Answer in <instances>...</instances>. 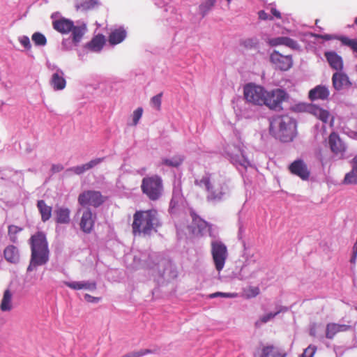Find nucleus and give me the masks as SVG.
Here are the masks:
<instances>
[{
    "mask_svg": "<svg viewBox=\"0 0 357 357\" xmlns=\"http://www.w3.org/2000/svg\"><path fill=\"white\" fill-rule=\"evenodd\" d=\"M271 13L277 19H281V13L276 8H271Z\"/></svg>",
    "mask_w": 357,
    "mask_h": 357,
    "instance_id": "obj_59",
    "label": "nucleus"
},
{
    "mask_svg": "<svg viewBox=\"0 0 357 357\" xmlns=\"http://www.w3.org/2000/svg\"><path fill=\"white\" fill-rule=\"evenodd\" d=\"M141 189L150 200L156 201L163 192L162 180L158 175L144 177L142 181Z\"/></svg>",
    "mask_w": 357,
    "mask_h": 357,
    "instance_id": "obj_7",
    "label": "nucleus"
},
{
    "mask_svg": "<svg viewBox=\"0 0 357 357\" xmlns=\"http://www.w3.org/2000/svg\"><path fill=\"white\" fill-rule=\"evenodd\" d=\"M162 93H158L155 96H154L151 100V104L157 109H160L161 106V99H162Z\"/></svg>",
    "mask_w": 357,
    "mask_h": 357,
    "instance_id": "obj_46",
    "label": "nucleus"
},
{
    "mask_svg": "<svg viewBox=\"0 0 357 357\" xmlns=\"http://www.w3.org/2000/svg\"><path fill=\"white\" fill-rule=\"evenodd\" d=\"M271 62L275 66V68L286 71L293 66V60L291 55L284 56L278 51L274 50L270 55Z\"/></svg>",
    "mask_w": 357,
    "mask_h": 357,
    "instance_id": "obj_11",
    "label": "nucleus"
},
{
    "mask_svg": "<svg viewBox=\"0 0 357 357\" xmlns=\"http://www.w3.org/2000/svg\"><path fill=\"white\" fill-rule=\"evenodd\" d=\"M206 229H208V234L211 237H213L214 238L216 237V235L213 234V231L212 230V225L211 224L209 225Z\"/></svg>",
    "mask_w": 357,
    "mask_h": 357,
    "instance_id": "obj_61",
    "label": "nucleus"
},
{
    "mask_svg": "<svg viewBox=\"0 0 357 357\" xmlns=\"http://www.w3.org/2000/svg\"><path fill=\"white\" fill-rule=\"evenodd\" d=\"M31 258L26 271L31 272L38 266L45 265L50 259L48 242L45 233L38 231L29 239Z\"/></svg>",
    "mask_w": 357,
    "mask_h": 357,
    "instance_id": "obj_3",
    "label": "nucleus"
},
{
    "mask_svg": "<svg viewBox=\"0 0 357 357\" xmlns=\"http://www.w3.org/2000/svg\"><path fill=\"white\" fill-rule=\"evenodd\" d=\"M82 284L84 286L83 289L93 290L96 289V284L95 282H82Z\"/></svg>",
    "mask_w": 357,
    "mask_h": 357,
    "instance_id": "obj_55",
    "label": "nucleus"
},
{
    "mask_svg": "<svg viewBox=\"0 0 357 357\" xmlns=\"http://www.w3.org/2000/svg\"><path fill=\"white\" fill-rule=\"evenodd\" d=\"M324 109L320 107L319 106L317 105H314V104H312V105H310L308 107H307V111L313 114L314 116H315L316 117H317L319 114L321 113V112Z\"/></svg>",
    "mask_w": 357,
    "mask_h": 357,
    "instance_id": "obj_45",
    "label": "nucleus"
},
{
    "mask_svg": "<svg viewBox=\"0 0 357 357\" xmlns=\"http://www.w3.org/2000/svg\"><path fill=\"white\" fill-rule=\"evenodd\" d=\"M195 185L205 188L206 201L213 204L225 200L231 192L229 180L222 176H213L208 172H206L200 179H195Z\"/></svg>",
    "mask_w": 357,
    "mask_h": 357,
    "instance_id": "obj_2",
    "label": "nucleus"
},
{
    "mask_svg": "<svg viewBox=\"0 0 357 357\" xmlns=\"http://www.w3.org/2000/svg\"><path fill=\"white\" fill-rule=\"evenodd\" d=\"M95 218H93L91 210L88 208L82 213L79 222L80 229L85 234H90L94 227Z\"/></svg>",
    "mask_w": 357,
    "mask_h": 357,
    "instance_id": "obj_15",
    "label": "nucleus"
},
{
    "mask_svg": "<svg viewBox=\"0 0 357 357\" xmlns=\"http://www.w3.org/2000/svg\"><path fill=\"white\" fill-rule=\"evenodd\" d=\"M22 230V227H20L16 225H10L8 228V235L9 237V240L10 242L13 243H17L18 242L17 239V234Z\"/></svg>",
    "mask_w": 357,
    "mask_h": 357,
    "instance_id": "obj_35",
    "label": "nucleus"
},
{
    "mask_svg": "<svg viewBox=\"0 0 357 357\" xmlns=\"http://www.w3.org/2000/svg\"><path fill=\"white\" fill-rule=\"evenodd\" d=\"M317 351V347L314 345H309L303 351L301 357H313Z\"/></svg>",
    "mask_w": 357,
    "mask_h": 357,
    "instance_id": "obj_42",
    "label": "nucleus"
},
{
    "mask_svg": "<svg viewBox=\"0 0 357 357\" xmlns=\"http://www.w3.org/2000/svg\"><path fill=\"white\" fill-rule=\"evenodd\" d=\"M289 169L291 174L298 176L302 180H307L310 176V171L307 165L303 160L298 159L294 160L289 167Z\"/></svg>",
    "mask_w": 357,
    "mask_h": 357,
    "instance_id": "obj_13",
    "label": "nucleus"
},
{
    "mask_svg": "<svg viewBox=\"0 0 357 357\" xmlns=\"http://www.w3.org/2000/svg\"><path fill=\"white\" fill-rule=\"evenodd\" d=\"M261 357H285V354L280 353L273 346H267L263 348Z\"/></svg>",
    "mask_w": 357,
    "mask_h": 357,
    "instance_id": "obj_32",
    "label": "nucleus"
},
{
    "mask_svg": "<svg viewBox=\"0 0 357 357\" xmlns=\"http://www.w3.org/2000/svg\"><path fill=\"white\" fill-rule=\"evenodd\" d=\"M332 84L333 88L337 91L349 89L352 85L348 75L342 71L333 73L332 76Z\"/></svg>",
    "mask_w": 357,
    "mask_h": 357,
    "instance_id": "obj_12",
    "label": "nucleus"
},
{
    "mask_svg": "<svg viewBox=\"0 0 357 357\" xmlns=\"http://www.w3.org/2000/svg\"><path fill=\"white\" fill-rule=\"evenodd\" d=\"M251 291H252V296H257L259 294V289L258 287H254L251 289Z\"/></svg>",
    "mask_w": 357,
    "mask_h": 357,
    "instance_id": "obj_62",
    "label": "nucleus"
},
{
    "mask_svg": "<svg viewBox=\"0 0 357 357\" xmlns=\"http://www.w3.org/2000/svg\"><path fill=\"white\" fill-rule=\"evenodd\" d=\"M79 43H75L73 40V38L63 39L61 42V50L63 51H70L73 49V47H77Z\"/></svg>",
    "mask_w": 357,
    "mask_h": 357,
    "instance_id": "obj_39",
    "label": "nucleus"
},
{
    "mask_svg": "<svg viewBox=\"0 0 357 357\" xmlns=\"http://www.w3.org/2000/svg\"><path fill=\"white\" fill-rule=\"evenodd\" d=\"M211 252L215 269L221 271L228 257V250L226 245L220 240H214L211 243Z\"/></svg>",
    "mask_w": 357,
    "mask_h": 357,
    "instance_id": "obj_8",
    "label": "nucleus"
},
{
    "mask_svg": "<svg viewBox=\"0 0 357 357\" xmlns=\"http://www.w3.org/2000/svg\"><path fill=\"white\" fill-rule=\"evenodd\" d=\"M338 333L336 324L330 323L326 325V337L328 339H333L334 336Z\"/></svg>",
    "mask_w": 357,
    "mask_h": 357,
    "instance_id": "obj_40",
    "label": "nucleus"
},
{
    "mask_svg": "<svg viewBox=\"0 0 357 357\" xmlns=\"http://www.w3.org/2000/svg\"><path fill=\"white\" fill-rule=\"evenodd\" d=\"M328 144L331 151L334 153H342L345 151L346 148L344 143L335 132H332L329 135Z\"/></svg>",
    "mask_w": 357,
    "mask_h": 357,
    "instance_id": "obj_22",
    "label": "nucleus"
},
{
    "mask_svg": "<svg viewBox=\"0 0 357 357\" xmlns=\"http://www.w3.org/2000/svg\"><path fill=\"white\" fill-rule=\"evenodd\" d=\"M184 156L182 155H176L172 158H163L162 160V165L169 167H178L184 161Z\"/></svg>",
    "mask_w": 357,
    "mask_h": 357,
    "instance_id": "obj_29",
    "label": "nucleus"
},
{
    "mask_svg": "<svg viewBox=\"0 0 357 357\" xmlns=\"http://www.w3.org/2000/svg\"><path fill=\"white\" fill-rule=\"evenodd\" d=\"M160 225L156 210L139 211L133 215L132 229L134 235L142 233L149 235L153 230L156 231V228Z\"/></svg>",
    "mask_w": 357,
    "mask_h": 357,
    "instance_id": "obj_5",
    "label": "nucleus"
},
{
    "mask_svg": "<svg viewBox=\"0 0 357 357\" xmlns=\"http://www.w3.org/2000/svg\"><path fill=\"white\" fill-rule=\"evenodd\" d=\"M257 105L252 104L247 100L243 101V104L241 105L239 112L242 117L245 119H252L258 116Z\"/></svg>",
    "mask_w": 357,
    "mask_h": 357,
    "instance_id": "obj_20",
    "label": "nucleus"
},
{
    "mask_svg": "<svg viewBox=\"0 0 357 357\" xmlns=\"http://www.w3.org/2000/svg\"><path fill=\"white\" fill-rule=\"evenodd\" d=\"M183 200V195L181 193V188L180 186L174 187L172 193V197L169 203L171 208H176Z\"/></svg>",
    "mask_w": 357,
    "mask_h": 357,
    "instance_id": "obj_31",
    "label": "nucleus"
},
{
    "mask_svg": "<svg viewBox=\"0 0 357 357\" xmlns=\"http://www.w3.org/2000/svg\"><path fill=\"white\" fill-rule=\"evenodd\" d=\"M50 84L55 91L62 90L66 87V81L64 78V73L58 68L50 79Z\"/></svg>",
    "mask_w": 357,
    "mask_h": 357,
    "instance_id": "obj_21",
    "label": "nucleus"
},
{
    "mask_svg": "<svg viewBox=\"0 0 357 357\" xmlns=\"http://www.w3.org/2000/svg\"><path fill=\"white\" fill-rule=\"evenodd\" d=\"M64 169L61 164H53L51 167V171L53 173H58L61 172Z\"/></svg>",
    "mask_w": 357,
    "mask_h": 357,
    "instance_id": "obj_54",
    "label": "nucleus"
},
{
    "mask_svg": "<svg viewBox=\"0 0 357 357\" xmlns=\"http://www.w3.org/2000/svg\"><path fill=\"white\" fill-rule=\"evenodd\" d=\"M329 116H330L329 112L328 110L324 109L321 112L319 115L317 116V118L319 120H321V121H323L324 123H327L328 120V118H329Z\"/></svg>",
    "mask_w": 357,
    "mask_h": 357,
    "instance_id": "obj_50",
    "label": "nucleus"
},
{
    "mask_svg": "<svg viewBox=\"0 0 357 357\" xmlns=\"http://www.w3.org/2000/svg\"><path fill=\"white\" fill-rule=\"evenodd\" d=\"M84 298L86 301L90 303H98L100 299L99 297H94L87 294H85Z\"/></svg>",
    "mask_w": 357,
    "mask_h": 357,
    "instance_id": "obj_56",
    "label": "nucleus"
},
{
    "mask_svg": "<svg viewBox=\"0 0 357 357\" xmlns=\"http://www.w3.org/2000/svg\"><path fill=\"white\" fill-rule=\"evenodd\" d=\"M344 183L345 184H357V167H352L351 170L346 174Z\"/></svg>",
    "mask_w": 357,
    "mask_h": 357,
    "instance_id": "obj_36",
    "label": "nucleus"
},
{
    "mask_svg": "<svg viewBox=\"0 0 357 357\" xmlns=\"http://www.w3.org/2000/svg\"><path fill=\"white\" fill-rule=\"evenodd\" d=\"M351 167H357V154L354 157V158L351 160Z\"/></svg>",
    "mask_w": 357,
    "mask_h": 357,
    "instance_id": "obj_63",
    "label": "nucleus"
},
{
    "mask_svg": "<svg viewBox=\"0 0 357 357\" xmlns=\"http://www.w3.org/2000/svg\"><path fill=\"white\" fill-rule=\"evenodd\" d=\"M216 3V0H205L199 6V11L204 18L213 9Z\"/></svg>",
    "mask_w": 357,
    "mask_h": 357,
    "instance_id": "obj_30",
    "label": "nucleus"
},
{
    "mask_svg": "<svg viewBox=\"0 0 357 357\" xmlns=\"http://www.w3.org/2000/svg\"><path fill=\"white\" fill-rule=\"evenodd\" d=\"M36 206L41 215V220L43 222L49 220L52 217V208L47 206L43 199L38 200Z\"/></svg>",
    "mask_w": 357,
    "mask_h": 357,
    "instance_id": "obj_27",
    "label": "nucleus"
},
{
    "mask_svg": "<svg viewBox=\"0 0 357 357\" xmlns=\"http://www.w3.org/2000/svg\"><path fill=\"white\" fill-rule=\"evenodd\" d=\"M248 264L247 261H245L244 265L242 266L240 273H239V276L241 280L245 279L248 277V275H245V273L248 271Z\"/></svg>",
    "mask_w": 357,
    "mask_h": 357,
    "instance_id": "obj_51",
    "label": "nucleus"
},
{
    "mask_svg": "<svg viewBox=\"0 0 357 357\" xmlns=\"http://www.w3.org/2000/svg\"><path fill=\"white\" fill-rule=\"evenodd\" d=\"M244 232V229H243V225L239 222L238 224V237L239 239H242L243 238V233Z\"/></svg>",
    "mask_w": 357,
    "mask_h": 357,
    "instance_id": "obj_60",
    "label": "nucleus"
},
{
    "mask_svg": "<svg viewBox=\"0 0 357 357\" xmlns=\"http://www.w3.org/2000/svg\"><path fill=\"white\" fill-rule=\"evenodd\" d=\"M159 351H160V349L157 347V348H155L154 349H141V350L137 351V354L138 357H141L146 354H158V353H159Z\"/></svg>",
    "mask_w": 357,
    "mask_h": 357,
    "instance_id": "obj_48",
    "label": "nucleus"
},
{
    "mask_svg": "<svg viewBox=\"0 0 357 357\" xmlns=\"http://www.w3.org/2000/svg\"><path fill=\"white\" fill-rule=\"evenodd\" d=\"M3 256L5 259L9 263L17 264L20 261V255L19 250L13 245H9L5 248Z\"/></svg>",
    "mask_w": 357,
    "mask_h": 357,
    "instance_id": "obj_23",
    "label": "nucleus"
},
{
    "mask_svg": "<svg viewBox=\"0 0 357 357\" xmlns=\"http://www.w3.org/2000/svg\"><path fill=\"white\" fill-rule=\"evenodd\" d=\"M259 41L256 37L246 38L241 40L240 42V45L247 50L257 48L259 47Z\"/></svg>",
    "mask_w": 357,
    "mask_h": 357,
    "instance_id": "obj_34",
    "label": "nucleus"
},
{
    "mask_svg": "<svg viewBox=\"0 0 357 357\" xmlns=\"http://www.w3.org/2000/svg\"><path fill=\"white\" fill-rule=\"evenodd\" d=\"M258 16H259V18L261 20H273V17L271 16H269L268 14L267 13H266L264 10H259L258 12Z\"/></svg>",
    "mask_w": 357,
    "mask_h": 357,
    "instance_id": "obj_52",
    "label": "nucleus"
},
{
    "mask_svg": "<svg viewBox=\"0 0 357 357\" xmlns=\"http://www.w3.org/2000/svg\"><path fill=\"white\" fill-rule=\"evenodd\" d=\"M276 311L275 312H269L266 314L263 315L260 318V321L261 323H267L271 319H273L275 317H276L278 314H280L282 312H287V307L284 306H277L276 307Z\"/></svg>",
    "mask_w": 357,
    "mask_h": 357,
    "instance_id": "obj_33",
    "label": "nucleus"
},
{
    "mask_svg": "<svg viewBox=\"0 0 357 357\" xmlns=\"http://www.w3.org/2000/svg\"><path fill=\"white\" fill-rule=\"evenodd\" d=\"M234 148L237 149V153L227 152L231 162L236 166L240 165L246 168L250 165V162L245 156L243 150L238 146H234Z\"/></svg>",
    "mask_w": 357,
    "mask_h": 357,
    "instance_id": "obj_17",
    "label": "nucleus"
},
{
    "mask_svg": "<svg viewBox=\"0 0 357 357\" xmlns=\"http://www.w3.org/2000/svg\"><path fill=\"white\" fill-rule=\"evenodd\" d=\"M105 38L102 34H98L86 44L85 47L93 52H100L105 44Z\"/></svg>",
    "mask_w": 357,
    "mask_h": 357,
    "instance_id": "obj_26",
    "label": "nucleus"
},
{
    "mask_svg": "<svg viewBox=\"0 0 357 357\" xmlns=\"http://www.w3.org/2000/svg\"><path fill=\"white\" fill-rule=\"evenodd\" d=\"M126 36V31L123 27H120L111 31L108 37V41L110 45H115L123 41Z\"/></svg>",
    "mask_w": 357,
    "mask_h": 357,
    "instance_id": "obj_25",
    "label": "nucleus"
},
{
    "mask_svg": "<svg viewBox=\"0 0 357 357\" xmlns=\"http://www.w3.org/2000/svg\"><path fill=\"white\" fill-rule=\"evenodd\" d=\"M324 56L331 68L335 70L336 72L342 70L343 60L342 56L333 51L326 52Z\"/></svg>",
    "mask_w": 357,
    "mask_h": 357,
    "instance_id": "obj_16",
    "label": "nucleus"
},
{
    "mask_svg": "<svg viewBox=\"0 0 357 357\" xmlns=\"http://www.w3.org/2000/svg\"><path fill=\"white\" fill-rule=\"evenodd\" d=\"M19 41L22 46L26 50H30L31 47V45L30 43L29 38L26 36H22L19 38Z\"/></svg>",
    "mask_w": 357,
    "mask_h": 357,
    "instance_id": "obj_49",
    "label": "nucleus"
},
{
    "mask_svg": "<svg viewBox=\"0 0 357 357\" xmlns=\"http://www.w3.org/2000/svg\"><path fill=\"white\" fill-rule=\"evenodd\" d=\"M268 44L273 47L282 45L293 50H297L299 48V45L296 40L286 36H280L270 39L268 40Z\"/></svg>",
    "mask_w": 357,
    "mask_h": 357,
    "instance_id": "obj_19",
    "label": "nucleus"
},
{
    "mask_svg": "<svg viewBox=\"0 0 357 357\" xmlns=\"http://www.w3.org/2000/svg\"><path fill=\"white\" fill-rule=\"evenodd\" d=\"M96 1L95 0H83L79 5L77 6V9L82 10H87L92 9L95 7Z\"/></svg>",
    "mask_w": 357,
    "mask_h": 357,
    "instance_id": "obj_41",
    "label": "nucleus"
},
{
    "mask_svg": "<svg viewBox=\"0 0 357 357\" xmlns=\"http://www.w3.org/2000/svg\"><path fill=\"white\" fill-rule=\"evenodd\" d=\"M270 133L281 142H291L297 135L296 121L288 115L278 116L270 123Z\"/></svg>",
    "mask_w": 357,
    "mask_h": 357,
    "instance_id": "obj_4",
    "label": "nucleus"
},
{
    "mask_svg": "<svg viewBox=\"0 0 357 357\" xmlns=\"http://www.w3.org/2000/svg\"><path fill=\"white\" fill-rule=\"evenodd\" d=\"M310 335L312 337L317 336V324L312 323L310 326V331H309Z\"/></svg>",
    "mask_w": 357,
    "mask_h": 357,
    "instance_id": "obj_57",
    "label": "nucleus"
},
{
    "mask_svg": "<svg viewBox=\"0 0 357 357\" xmlns=\"http://www.w3.org/2000/svg\"><path fill=\"white\" fill-rule=\"evenodd\" d=\"M354 23L357 24V17L355 18Z\"/></svg>",
    "mask_w": 357,
    "mask_h": 357,
    "instance_id": "obj_64",
    "label": "nucleus"
},
{
    "mask_svg": "<svg viewBox=\"0 0 357 357\" xmlns=\"http://www.w3.org/2000/svg\"><path fill=\"white\" fill-rule=\"evenodd\" d=\"M237 296L236 293H223V292H215L209 295L211 298H216V297H223V298H236Z\"/></svg>",
    "mask_w": 357,
    "mask_h": 357,
    "instance_id": "obj_43",
    "label": "nucleus"
},
{
    "mask_svg": "<svg viewBox=\"0 0 357 357\" xmlns=\"http://www.w3.org/2000/svg\"><path fill=\"white\" fill-rule=\"evenodd\" d=\"M31 39L36 46L43 47L45 45H46V44H47L46 37L45 36V35H43L40 32H35L32 35Z\"/></svg>",
    "mask_w": 357,
    "mask_h": 357,
    "instance_id": "obj_38",
    "label": "nucleus"
},
{
    "mask_svg": "<svg viewBox=\"0 0 357 357\" xmlns=\"http://www.w3.org/2000/svg\"><path fill=\"white\" fill-rule=\"evenodd\" d=\"M12 297L13 294L9 289H6L3 292V298L0 304V309L3 312H9L12 310Z\"/></svg>",
    "mask_w": 357,
    "mask_h": 357,
    "instance_id": "obj_28",
    "label": "nucleus"
},
{
    "mask_svg": "<svg viewBox=\"0 0 357 357\" xmlns=\"http://www.w3.org/2000/svg\"><path fill=\"white\" fill-rule=\"evenodd\" d=\"M245 100L257 106L266 105L271 110L280 111L282 104L289 99V94L281 89L266 91L263 86L253 84H247L243 89Z\"/></svg>",
    "mask_w": 357,
    "mask_h": 357,
    "instance_id": "obj_1",
    "label": "nucleus"
},
{
    "mask_svg": "<svg viewBox=\"0 0 357 357\" xmlns=\"http://www.w3.org/2000/svg\"><path fill=\"white\" fill-rule=\"evenodd\" d=\"M317 37L321 38L325 40H331L333 39H337L339 40L340 36H335V35H331V34H324V35H319L317 36Z\"/></svg>",
    "mask_w": 357,
    "mask_h": 357,
    "instance_id": "obj_53",
    "label": "nucleus"
},
{
    "mask_svg": "<svg viewBox=\"0 0 357 357\" xmlns=\"http://www.w3.org/2000/svg\"><path fill=\"white\" fill-rule=\"evenodd\" d=\"M330 95L328 86L324 85H317L312 89L308 93V97L311 100H327Z\"/></svg>",
    "mask_w": 357,
    "mask_h": 357,
    "instance_id": "obj_18",
    "label": "nucleus"
},
{
    "mask_svg": "<svg viewBox=\"0 0 357 357\" xmlns=\"http://www.w3.org/2000/svg\"><path fill=\"white\" fill-rule=\"evenodd\" d=\"M336 326L337 327L338 332L346 331L350 328V326L345 325V324H336Z\"/></svg>",
    "mask_w": 357,
    "mask_h": 357,
    "instance_id": "obj_58",
    "label": "nucleus"
},
{
    "mask_svg": "<svg viewBox=\"0 0 357 357\" xmlns=\"http://www.w3.org/2000/svg\"><path fill=\"white\" fill-rule=\"evenodd\" d=\"M55 221L58 224H68L70 221L69 208L63 206H57L54 210Z\"/></svg>",
    "mask_w": 357,
    "mask_h": 357,
    "instance_id": "obj_24",
    "label": "nucleus"
},
{
    "mask_svg": "<svg viewBox=\"0 0 357 357\" xmlns=\"http://www.w3.org/2000/svg\"><path fill=\"white\" fill-rule=\"evenodd\" d=\"M143 113V109L142 107H138L136 109L132 114V124L136 126L138 124L139 119H141Z\"/></svg>",
    "mask_w": 357,
    "mask_h": 357,
    "instance_id": "obj_44",
    "label": "nucleus"
},
{
    "mask_svg": "<svg viewBox=\"0 0 357 357\" xmlns=\"http://www.w3.org/2000/svg\"><path fill=\"white\" fill-rule=\"evenodd\" d=\"M77 200L82 206L98 208L105 202L106 197L100 191L89 190L80 193Z\"/></svg>",
    "mask_w": 357,
    "mask_h": 357,
    "instance_id": "obj_9",
    "label": "nucleus"
},
{
    "mask_svg": "<svg viewBox=\"0 0 357 357\" xmlns=\"http://www.w3.org/2000/svg\"><path fill=\"white\" fill-rule=\"evenodd\" d=\"M190 215L192 218L189 229L196 236H203L209 223L203 220L193 209L190 210Z\"/></svg>",
    "mask_w": 357,
    "mask_h": 357,
    "instance_id": "obj_10",
    "label": "nucleus"
},
{
    "mask_svg": "<svg viewBox=\"0 0 357 357\" xmlns=\"http://www.w3.org/2000/svg\"><path fill=\"white\" fill-rule=\"evenodd\" d=\"M52 27L61 34L71 33V37L73 38V40L75 43H80L86 31L85 24L76 26L73 20L63 17L54 20L52 22Z\"/></svg>",
    "mask_w": 357,
    "mask_h": 357,
    "instance_id": "obj_6",
    "label": "nucleus"
},
{
    "mask_svg": "<svg viewBox=\"0 0 357 357\" xmlns=\"http://www.w3.org/2000/svg\"><path fill=\"white\" fill-rule=\"evenodd\" d=\"M339 40L343 45L349 47L354 52L357 53V39H350L344 36H340Z\"/></svg>",
    "mask_w": 357,
    "mask_h": 357,
    "instance_id": "obj_37",
    "label": "nucleus"
},
{
    "mask_svg": "<svg viewBox=\"0 0 357 357\" xmlns=\"http://www.w3.org/2000/svg\"><path fill=\"white\" fill-rule=\"evenodd\" d=\"M65 284L67 287L75 290L82 289L84 287L82 284V282H65Z\"/></svg>",
    "mask_w": 357,
    "mask_h": 357,
    "instance_id": "obj_47",
    "label": "nucleus"
},
{
    "mask_svg": "<svg viewBox=\"0 0 357 357\" xmlns=\"http://www.w3.org/2000/svg\"><path fill=\"white\" fill-rule=\"evenodd\" d=\"M105 157L97 158L90 160L89 162H86L85 164L68 168L66 170V174L73 172L75 174L81 175L84 174L85 172L95 167L96 166L105 160Z\"/></svg>",
    "mask_w": 357,
    "mask_h": 357,
    "instance_id": "obj_14",
    "label": "nucleus"
}]
</instances>
